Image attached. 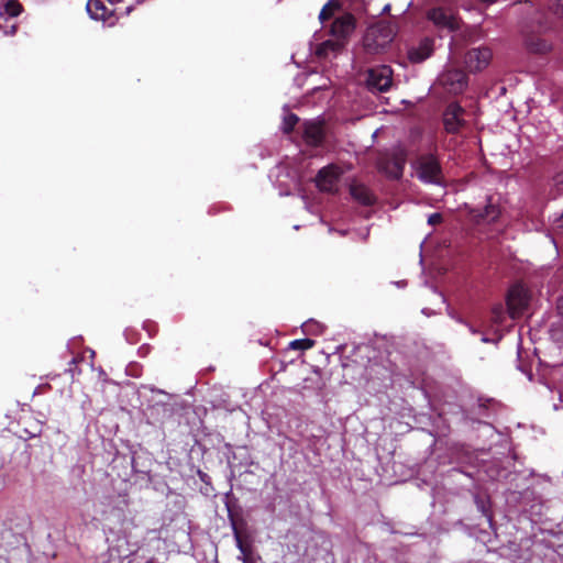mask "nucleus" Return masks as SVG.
I'll return each mask as SVG.
<instances>
[{
    "label": "nucleus",
    "mask_w": 563,
    "mask_h": 563,
    "mask_svg": "<svg viewBox=\"0 0 563 563\" xmlns=\"http://www.w3.org/2000/svg\"><path fill=\"white\" fill-rule=\"evenodd\" d=\"M483 342H488L489 340L487 338L482 339Z\"/></svg>",
    "instance_id": "nucleus-33"
},
{
    "label": "nucleus",
    "mask_w": 563,
    "mask_h": 563,
    "mask_svg": "<svg viewBox=\"0 0 563 563\" xmlns=\"http://www.w3.org/2000/svg\"><path fill=\"white\" fill-rule=\"evenodd\" d=\"M463 114L464 110L457 103H450L443 115L446 131L456 132L463 123Z\"/></svg>",
    "instance_id": "nucleus-14"
},
{
    "label": "nucleus",
    "mask_w": 563,
    "mask_h": 563,
    "mask_svg": "<svg viewBox=\"0 0 563 563\" xmlns=\"http://www.w3.org/2000/svg\"><path fill=\"white\" fill-rule=\"evenodd\" d=\"M14 33H15V26H14V25H12V26H11V30H10V34H14Z\"/></svg>",
    "instance_id": "nucleus-32"
},
{
    "label": "nucleus",
    "mask_w": 563,
    "mask_h": 563,
    "mask_svg": "<svg viewBox=\"0 0 563 563\" xmlns=\"http://www.w3.org/2000/svg\"><path fill=\"white\" fill-rule=\"evenodd\" d=\"M550 11L560 20H563V0H552Z\"/></svg>",
    "instance_id": "nucleus-22"
},
{
    "label": "nucleus",
    "mask_w": 563,
    "mask_h": 563,
    "mask_svg": "<svg viewBox=\"0 0 563 563\" xmlns=\"http://www.w3.org/2000/svg\"><path fill=\"white\" fill-rule=\"evenodd\" d=\"M316 327V328H320V325L313 321H309V322H306L302 324V329L305 332H317V330H312V328Z\"/></svg>",
    "instance_id": "nucleus-27"
},
{
    "label": "nucleus",
    "mask_w": 563,
    "mask_h": 563,
    "mask_svg": "<svg viewBox=\"0 0 563 563\" xmlns=\"http://www.w3.org/2000/svg\"><path fill=\"white\" fill-rule=\"evenodd\" d=\"M412 166L418 179L422 183L434 185L444 183L442 168L434 155L423 154L413 162Z\"/></svg>",
    "instance_id": "nucleus-2"
},
{
    "label": "nucleus",
    "mask_w": 563,
    "mask_h": 563,
    "mask_svg": "<svg viewBox=\"0 0 563 563\" xmlns=\"http://www.w3.org/2000/svg\"><path fill=\"white\" fill-rule=\"evenodd\" d=\"M395 36L394 29L390 24L377 23L367 29L363 45L368 54H379L385 51Z\"/></svg>",
    "instance_id": "nucleus-1"
},
{
    "label": "nucleus",
    "mask_w": 563,
    "mask_h": 563,
    "mask_svg": "<svg viewBox=\"0 0 563 563\" xmlns=\"http://www.w3.org/2000/svg\"><path fill=\"white\" fill-rule=\"evenodd\" d=\"M350 192L352 197L362 205L368 206L374 201V197L371 190L362 184H352L350 187Z\"/></svg>",
    "instance_id": "nucleus-17"
},
{
    "label": "nucleus",
    "mask_w": 563,
    "mask_h": 563,
    "mask_svg": "<svg viewBox=\"0 0 563 563\" xmlns=\"http://www.w3.org/2000/svg\"><path fill=\"white\" fill-rule=\"evenodd\" d=\"M390 10V4H386L383 9V12H388Z\"/></svg>",
    "instance_id": "nucleus-31"
},
{
    "label": "nucleus",
    "mask_w": 563,
    "mask_h": 563,
    "mask_svg": "<svg viewBox=\"0 0 563 563\" xmlns=\"http://www.w3.org/2000/svg\"><path fill=\"white\" fill-rule=\"evenodd\" d=\"M441 80L449 91L453 93L462 92L467 85L466 75L459 69L448 70L442 75Z\"/></svg>",
    "instance_id": "nucleus-13"
},
{
    "label": "nucleus",
    "mask_w": 563,
    "mask_h": 563,
    "mask_svg": "<svg viewBox=\"0 0 563 563\" xmlns=\"http://www.w3.org/2000/svg\"><path fill=\"white\" fill-rule=\"evenodd\" d=\"M529 302L528 290L520 284L514 285L507 296V308L512 319L519 317Z\"/></svg>",
    "instance_id": "nucleus-6"
},
{
    "label": "nucleus",
    "mask_w": 563,
    "mask_h": 563,
    "mask_svg": "<svg viewBox=\"0 0 563 563\" xmlns=\"http://www.w3.org/2000/svg\"><path fill=\"white\" fill-rule=\"evenodd\" d=\"M86 8L93 20H100L109 26L115 23L119 15L129 14L132 10L131 5L125 7L124 10L113 8L110 3L107 4L104 0H88Z\"/></svg>",
    "instance_id": "nucleus-3"
},
{
    "label": "nucleus",
    "mask_w": 563,
    "mask_h": 563,
    "mask_svg": "<svg viewBox=\"0 0 563 563\" xmlns=\"http://www.w3.org/2000/svg\"><path fill=\"white\" fill-rule=\"evenodd\" d=\"M505 319V311L501 305H497L492 310V321L496 325H500Z\"/></svg>",
    "instance_id": "nucleus-21"
},
{
    "label": "nucleus",
    "mask_w": 563,
    "mask_h": 563,
    "mask_svg": "<svg viewBox=\"0 0 563 563\" xmlns=\"http://www.w3.org/2000/svg\"><path fill=\"white\" fill-rule=\"evenodd\" d=\"M433 52V41L430 38L422 40L418 46L408 51V57L412 63H421L426 60Z\"/></svg>",
    "instance_id": "nucleus-15"
},
{
    "label": "nucleus",
    "mask_w": 563,
    "mask_h": 563,
    "mask_svg": "<svg viewBox=\"0 0 563 563\" xmlns=\"http://www.w3.org/2000/svg\"><path fill=\"white\" fill-rule=\"evenodd\" d=\"M500 214L499 207L493 202L492 198H487V203L483 209L470 208L468 216L476 223L493 222L498 219Z\"/></svg>",
    "instance_id": "nucleus-11"
},
{
    "label": "nucleus",
    "mask_w": 563,
    "mask_h": 563,
    "mask_svg": "<svg viewBox=\"0 0 563 563\" xmlns=\"http://www.w3.org/2000/svg\"><path fill=\"white\" fill-rule=\"evenodd\" d=\"M303 142L312 147H319L325 139V128L321 120H308L302 123Z\"/></svg>",
    "instance_id": "nucleus-7"
},
{
    "label": "nucleus",
    "mask_w": 563,
    "mask_h": 563,
    "mask_svg": "<svg viewBox=\"0 0 563 563\" xmlns=\"http://www.w3.org/2000/svg\"><path fill=\"white\" fill-rule=\"evenodd\" d=\"M238 545H239V549L244 553L243 544L239 538H238Z\"/></svg>",
    "instance_id": "nucleus-29"
},
{
    "label": "nucleus",
    "mask_w": 563,
    "mask_h": 563,
    "mask_svg": "<svg viewBox=\"0 0 563 563\" xmlns=\"http://www.w3.org/2000/svg\"><path fill=\"white\" fill-rule=\"evenodd\" d=\"M336 8V4L333 1H329L320 11L319 19L323 22L328 20L333 12V9Z\"/></svg>",
    "instance_id": "nucleus-23"
},
{
    "label": "nucleus",
    "mask_w": 563,
    "mask_h": 563,
    "mask_svg": "<svg viewBox=\"0 0 563 563\" xmlns=\"http://www.w3.org/2000/svg\"><path fill=\"white\" fill-rule=\"evenodd\" d=\"M558 311L561 316H563V296L560 298L558 302Z\"/></svg>",
    "instance_id": "nucleus-28"
},
{
    "label": "nucleus",
    "mask_w": 563,
    "mask_h": 563,
    "mask_svg": "<svg viewBox=\"0 0 563 563\" xmlns=\"http://www.w3.org/2000/svg\"><path fill=\"white\" fill-rule=\"evenodd\" d=\"M428 18L440 30L451 32L459 27V21L450 9L434 8L429 11Z\"/></svg>",
    "instance_id": "nucleus-9"
},
{
    "label": "nucleus",
    "mask_w": 563,
    "mask_h": 563,
    "mask_svg": "<svg viewBox=\"0 0 563 563\" xmlns=\"http://www.w3.org/2000/svg\"><path fill=\"white\" fill-rule=\"evenodd\" d=\"M406 164V153L401 148L393 153L382 155L377 161L378 169L390 178L398 179L402 176Z\"/></svg>",
    "instance_id": "nucleus-4"
},
{
    "label": "nucleus",
    "mask_w": 563,
    "mask_h": 563,
    "mask_svg": "<svg viewBox=\"0 0 563 563\" xmlns=\"http://www.w3.org/2000/svg\"><path fill=\"white\" fill-rule=\"evenodd\" d=\"M354 30V19L351 14H343L336 18L331 25V36L339 40L344 45L345 38Z\"/></svg>",
    "instance_id": "nucleus-12"
},
{
    "label": "nucleus",
    "mask_w": 563,
    "mask_h": 563,
    "mask_svg": "<svg viewBox=\"0 0 563 563\" xmlns=\"http://www.w3.org/2000/svg\"><path fill=\"white\" fill-rule=\"evenodd\" d=\"M553 229L556 232V234L563 235V214L555 219Z\"/></svg>",
    "instance_id": "nucleus-25"
},
{
    "label": "nucleus",
    "mask_w": 563,
    "mask_h": 563,
    "mask_svg": "<svg viewBox=\"0 0 563 563\" xmlns=\"http://www.w3.org/2000/svg\"><path fill=\"white\" fill-rule=\"evenodd\" d=\"M0 11L1 14L14 18L22 12V5L18 0H7L3 4H0Z\"/></svg>",
    "instance_id": "nucleus-18"
},
{
    "label": "nucleus",
    "mask_w": 563,
    "mask_h": 563,
    "mask_svg": "<svg viewBox=\"0 0 563 563\" xmlns=\"http://www.w3.org/2000/svg\"><path fill=\"white\" fill-rule=\"evenodd\" d=\"M530 49L537 53H545L550 49V46L545 42H539V43H531Z\"/></svg>",
    "instance_id": "nucleus-24"
},
{
    "label": "nucleus",
    "mask_w": 563,
    "mask_h": 563,
    "mask_svg": "<svg viewBox=\"0 0 563 563\" xmlns=\"http://www.w3.org/2000/svg\"><path fill=\"white\" fill-rule=\"evenodd\" d=\"M393 81V70L389 66L382 65L371 68L367 73L366 85L372 91H387Z\"/></svg>",
    "instance_id": "nucleus-5"
},
{
    "label": "nucleus",
    "mask_w": 563,
    "mask_h": 563,
    "mask_svg": "<svg viewBox=\"0 0 563 563\" xmlns=\"http://www.w3.org/2000/svg\"><path fill=\"white\" fill-rule=\"evenodd\" d=\"M341 169L335 165H329L319 170L316 177L317 187L324 192H333L338 188Z\"/></svg>",
    "instance_id": "nucleus-8"
},
{
    "label": "nucleus",
    "mask_w": 563,
    "mask_h": 563,
    "mask_svg": "<svg viewBox=\"0 0 563 563\" xmlns=\"http://www.w3.org/2000/svg\"><path fill=\"white\" fill-rule=\"evenodd\" d=\"M314 345V341L311 339L294 340L289 343V349L306 351Z\"/></svg>",
    "instance_id": "nucleus-20"
},
{
    "label": "nucleus",
    "mask_w": 563,
    "mask_h": 563,
    "mask_svg": "<svg viewBox=\"0 0 563 563\" xmlns=\"http://www.w3.org/2000/svg\"><path fill=\"white\" fill-rule=\"evenodd\" d=\"M343 47L342 42L334 38H329L320 43L316 47V55L320 58H328L331 55H335Z\"/></svg>",
    "instance_id": "nucleus-16"
},
{
    "label": "nucleus",
    "mask_w": 563,
    "mask_h": 563,
    "mask_svg": "<svg viewBox=\"0 0 563 563\" xmlns=\"http://www.w3.org/2000/svg\"><path fill=\"white\" fill-rule=\"evenodd\" d=\"M299 118L290 112H286L283 117L282 130L284 133H289L294 130L295 125L298 123Z\"/></svg>",
    "instance_id": "nucleus-19"
},
{
    "label": "nucleus",
    "mask_w": 563,
    "mask_h": 563,
    "mask_svg": "<svg viewBox=\"0 0 563 563\" xmlns=\"http://www.w3.org/2000/svg\"><path fill=\"white\" fill-rule=\"evenodd\" d=\"M490 59L492 52L489 48H472L465 55V65L471 71H479L489 65Z\"/></svg>",
    "instance_id": "nucleus-10"
},
{
    "label": "nucleus",
    "mask_w": 563,
    "mask_h": 563,
    "mask_svg": "<svg viewBox=\"0 0 563 563\" xmlns=\"http://www.w3.org/2000/svg\"><path fill=\"white\" fill-rule=\"evenodd\" d=\"M442 221V216L440 213H432L428 218V223L431 225L439 224Z\"/></svg>",
    "instance_id": "nucleus-26"
},
{
    "label": "nucleus",
    "mask_w": 563,
    "mask_h": 563,
    "mask_svg": "<svg viewBox=\"0 0 563 563\" xmlns=\"http://www.w3.org/2000/svg\"><path fill=\"white\" fill-rule=\"evenodd\" d=\"M111 5H114V3L120 2L121 0H107Z\"/></svg>",
    "instance_id": "nucleus-30"
}]
</instances>
